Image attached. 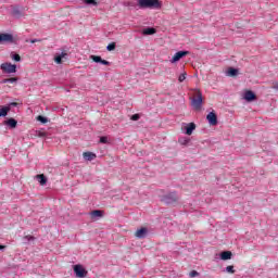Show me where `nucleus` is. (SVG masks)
Instances as JSON below:
<instances>
[{
	"mask_svg": "<svg viewBox=\"0 0 278 278\" xmlns=\"http://www.w3.org/2000/svg\"><path fill=\"white\" fill-rule=\"evenodd\" d=\"M91 58V60L93 61V62H96V63H101V56H99V55H91L90 56Z\"/></svg>",
	"mask_w": 278,
	"mask_h": 278,
	"instance_id": "nucleus-25",
	"label": "nucleus"
},
{
	"mask_svg": "<svg viewBox=\"0 0 278 278\" xmlns=\"http://www.w3.org/2000/svg\"><path fill=\"white\" fill-rule=\"evenodd\" d=\"M130 119L132 121H140V114H134Z\"/></svg>",
	"mask_w": 278,
	"mask_h": 278,
	"instance_id": "nucleus-32",
	"label": "nucleus"
},
{
	"mask_svg": "<svg viewBox=\"0 0 278 278\" xmlns=\"http://www.w3.org/2000/svg\"><path fill=\"white\" fill-rule=\"evenodd\" d=\"M3 249H5V245H0V250H3Z\"/></svg>",
	"mask_w": 278,
	"mask_h": 278,
	"instance_id": "nucleus-38",
	"label": "nucleus"
},
{
	"mask_svg": "<svg viewBox=\"0 0 278 278\" xmlns=\"http://www.w3.org/2000/svg\"><path fill=\"white\" fill-rule=\"evenodd\" d=\"M4 124L11 127V129H15L16 125H18V122H16L14 118H9L4 122Z\"/></svg>",
	"mask_w": 278,
	"mask_h": 278,
	"instance_id": "nucleus-14",
	"label": "nucleus"
},
{
	"mask_svg": "<svg viewBox=\"0 0 278 278\" xmlns=\"http://www.w3.org/2000/svg\"><path fill=\"white\" fill-rule=\"evenodd\" d=\"M74 273L76 277H79V278H84L88 276V270H86V268H84V266L81 265H75Z\"/></svg>",
	"mask_w": 278,
	"mask_h": 278,
	"instance_id": "nucleus-4",
	"label": "nucleus"
},
{
	"mask_svg": "<svg viewBox=\"0 0 278 278\" xmlns=\"http://www.w3.org/2000/svg\"><path fill=\"white\" fill-rule=\"evenodd\" d=\"M36 177L39 180L40 186H45L47 184V177L45 174H39Z\"/></svg>",
	"mask_w": 278,
	"mask_h": 278,
	"instance_id": "nucleus-17",
	"label": "nucleus"
},
{
	"mask_svg": "<svg viewBox=\"0 0 278 278\" xmlns=\"http://www.w3.org/2000/svg\"><path fill=\"white\" fill-rule=\"evenodd\" d=\"M108 51H114V49H116V42H111L108 47H106Z\"/></svg>",
	"mask_w": 278,
	"mask_h": 278,
	"instance_id": "nucleus-24",
	"label": "nucleus"
},
{
	"mask_svg": "<svg viewBox=\"0 0 278 278\" xmlns=\"http://www.w3.org/2000/svg\"><path fill=\"white\" fill-rule=\"evenodd\" d=\"M37 121H39V123H49V119L42 115L37 116Z\"/></svg>",
	"mask_w": 278,
	"mask_h": 278,
	"instance_id": "nucleus-23",
	"label": "nucleus"
},
{
	"mask_svg": "<svg viewBox=\"0 0 278 278\" xmlns=\"http://www.w3.org/2000/svg\"><path fill=\"white\" fill-rule=\"evenodd\" d=\"M189 277H199V271L197 270L190 271Z\"/></svg>",
	"mask_w": 278,
	"mask_h": 278,
	"instance_id": "nucleus-31",
	"label": "nucleus"
},
{
	"mask_svg": "<svg viewBox=\"0 0 278 278\" xmlns=\"http://www.w3.org/2000/svg\"><path fill=\"white\" fill-rule=\"evenodd\" d=\"M244 99L248 102L255 101L257 99V96L251 90L245 91Z\"/></svg>",
	"mask_w": 278,
	"mask_h": 278,
	"instance_id": "nucleus-10",
	"label": "nucleus"
},
{
	"mask_svg": "<svg viewBox=\"0 0 278 278\" xmlns=\"http://www.w3.org/2000/svg\"><path fill=\"white\" fill-rule=\"evenodd\" d=\"M138 5L141 9H154V10H160L162 8V3L160 0H138Z\"/></svg>",
	"mask_w": 278,
	"mask_h": 278,
	"instance_id": "nucleus-2",
	"label": "nucleus"
},
{
	"mask_svg": "<svg viewBox=\"0 0 278 278\" xmlns=\"http://www.w3.org/2000/svg\"><path fill=\"white\" fill-rule=\"evenodd\" d=\"M30 42H31V45H34L36 42H39V40L38 39H33V40H30Z\"/></svg>",
	"mask_w": 278,
	"mask_h": 278,
	"instance_id": "nucleus-37",
	"label": "nucleus"
},
{
	"mask_svg": "<svg viewBox=\"0 0 278 278\" xmlns=\"http://www.w3.org/2000/svg\"><path fill=\"white\" fill-rule=\"evenodd\" d=\"M226 271L230 273V275H233V273H236V270L233 269V265H229L226 267Z\"/></svg>",
	"mask_w": 278,
	"mask_h": 278,
	"instance_id": "nucleus-27",
	"label": "nucleus"
},
{
	"mask_svg": "<svg viewBox=\"0 0 278 278\" xmlns=\"http://www.w3.org/2000/svg\"><path fill=\"white\" fill-rule=\"evenodd\" d=\"M186 73H182V74H180L179 75V77H178V81L181 84L182 81H186Z\"/></svg>",
	"mask_w": 278,
	"mask_h": 278,
	"instance_id": "nucleus-29",
	"label": "nucleus"
},
{
	"mask_svg": "<svg viewBox=\"0 0 278 278\" xmlns=\"http://www.w3.org/2000/svg\"><path fill=\"white\" fill-rule=\"evenodd\" d=\"M155 31H156L155 28H151V27L143 29L144 36H153V34H155Z\"/></svg>",
	"mask_w": 278,
	"mask_h": 278,
	"instance_id": "nucleus-18",
	"label": "nucleus"
},
{
	"mask_svg": "<svg viewBox=\"0 0 278 278\" xmlns=\"http://www.w3.org/2000/svg\"><path fill=\"white\" fill-rule=\"evenodd\" d=\"M197 129V125L194 123H189L186 127L187 136H192V131Z\"/></svg>",
	"mask_w": 278,
	"mask_h": 278,
	"instance_id": "nucleus-11",
	"label": "nucleus"
},
{
	"mask_svg": "<svg viewBox=\"0 0 278 278\" xmlns=\"http://www.w3.org/2000/svg\"><path fill=\"white\" fill-rule=\"evenodd\" d=\"M163 201L165 203H177V201H179V197H177V193L172 192L164 195Z\"/></svg>",
	"mask_w": 278,
	"mask_h": 278,
	"instance_id": "nucleus-6",
	"label": "nucleus"
},
{
	"mask_svg": "<svg viewBox=\"0 0 278 278\" xmlns=\"http://www.w3.org/2000/svg\"><path fill=\"white\" fill-rule=\"evenodd\" d=\"M12 60H14L15 62H21V55L20 54H14L12 56Z\"/></svg>",
	"mask_w": 278,
	"mask_h": 278,
	"instance_id": "nucleus-30",
	"label": "nucleus"
},
{
	"mask_svg": "<svg viewBox=\"0 0 278 278\" xmlns=\"http://www.w3.org/2000/svg\"><path fill=\"white\" fill-rule=\"evenodd\" d=\"M0 68L3 73H16V65L12 63H2Z\"/></svg>",
	"mask_w": 278,
	"mask_h": 278,
	"instance_id": "nucleus-5",
	"label": "nucleus"
},
{
	"mask_svg": "<svg viewBox=\"0 0 278 278\" xmlns=\"http://www.w3.org/2000/svg\"><path fill=\"white\" fill-rule=\"evenodd\" d=\"M64 55H65V54L55 56V58H54V62H55L56 64H62V58H63Z\"/></svg>",
	"mask_w": 278,
	"mask_h": 278,
	"instance_id": "nucleus-26",
	"label": "nucleus"
},
{
	"mask_svg": "<svg viewBox=\"0 0 278 278\" xmlns=\"http://www.w3.org/2000/svg\"><path fill=\"white\" fill-rule=\"evenodd\" d=\"M91 218H103V211L94 210L90 213Z\"/></svg>",
	"mask_w": 278,
	"mask_h": 278,
	"instance_id": "nucleus-15",
	"label": "nucleus"
},
{
	"mask_svg": "<svg viewBox=\"0 0 278 278\" xmlns=\"http://www.w3.org/2000/svg\"><path fill=\"white\" fill-rule=\"evenodd\" d=\"M8 112H10V106H2L0 109V117L1 116H8Z\"/></svg>",
	"mask_w": 278,
	"mask_h": 278,
	"instance_id": "nucleus-20",
	"label": "nucleus"
},
{
	"mask_svg": "<svg viewBox=\"0 0 278 278\" xmlns=\"http://www.w3.org/2000/svg\"><path fill=\"white\" fill-rule=\"evenodd\" d=\"M18 81V78L12 77V78H5L2 80V84H16Z\"/></svg>",
	"mask_w": 278,
	"mask_h": 278,
	"instance_id": "nucleus-19",
	"label": "nucleus"
},
{
	"mask_svg": "<svg viewBox=\"0 0 278 278\" xmlns=\"http://www.w3.org/2000/svg\"><path fill=\"white\" fill-rule=\"evenodd\" d=\"M24 240H27L28 242H31V241H35L36 238L31 235H27V236L24 237Z\"/></svg>",
	"mask_w": 278,
	"mask_h": 278,
	"instance_id": "nucleus-28",
	"label": "nucleus"
},
{
	"mask_svg": "<svg viewBox=\"0 0 278 278\" xmlns=\"http://www.w3.org/2000/svg\"><path fill=\"white\" fill-rule=\"evenodd\" d=\"M83 156L85 160H87V162H92V160L97 159V154H94L92 152H84Z\"/></svg>",
	"mask_w": 278,
	"mask_h": 278,
	"instance_id": "nucleus-12",
	"label": "nucleus"
},
{
	"mask_svg": "<svg viewBox=\"0 0 278 278\" xmlns=\"http://www.w3.org/2000/svg\"><path fill=\"white\" fill-rule=\"evenodd\" d=\"M206 121H208V124L212 125L213 127L218 125V116H216V113L211 112L206 116Z\"/></svg>",
	"mask_w": 278,
	"mask_h": 278,
	"instance_id": "nucleus-8",
	"label": "nucleus"
},
{
	"mask_svg": "<svg viewBox=\"0 0 278 278\" xmlns=\"http://www.w3.org/2000/svg\"><path fill=\"white\" fill-rule=\"evenodd\" d=\"M273 88L274 90H278V83L274 84Z\"/></svg>",
	"mask_w": 278,
	"mask_h": 278,
	"instance_id": "nucleus-35",
	"label": "nucleus"
},
{
	"mask_svg": "<svg viewBox=\"0 0 278 278\" xmlns=\"http://www.w3.org/2000/svg\"><path fill=\"white\" fill-rule=\"evenodd\" d=\"M191 105L193 110L197 112L201 111V108L203 105V93H201L200 89L193 90V97L191 98Z\"/></svg>",
	"mask_w": 278,
	"mask_h": 278,
	"instance_id": "nucleus-1",
	"label": "nucleus"
},
{
	"mask_svg": "<svg viewBox=\"0 0 278 278\" xmlns=\"http://www.w3.org/2000/svg\"><path fill=\"white\" fill-rule=\"evenodd\" d=\"M100 142H101L102 144H108V137H101V138H100Z\"/></svg>",
	"mask_w": 278,
	"mask_h": 278,
	"instance_id": "nucleus-33",
	"label": "nucleus"
},
{
	"mask_svg": "<svg viewBox=\"0 0 278 278\" xmlns=\"http://www.w3.org/2000/svg\"><path fill=\"white\" fill-rule=\"evenodd\" d=\"M147 232H148L147 228H140V229H138V230L135 232V236H136V238L142 239V238H146V237H147Z\"/></svg>",
	"mask_w": 278,
	"mask_h": 278,
	"instance_id": "nucleus-13",
	"label": "nucleus"
},
{
	"mask_svg": "<svg viewBox=\"0 0 278 278\" xmlns=\"http://www.w3.org/2000/svg\"><path fill=\"white\" fill-rule=\"evenodd\" d=\"M186 55H190L189 51H178L174 54V56L172 58V63L175 64V62H179V60H181V58H186Z\"/></svg>",
	"mask_w": 278,
	"mask_h": 278,
	"instance_id": "nucleus-7",
	"label": "nucleus"
},
{
	"mask_svg": "<svg viewBox=\"0 0 278 278\" xmlns=\"http://www.w3.org/2000/svg\"><path fill=\"white\" fill-rule=\"evenodd\" d=\"M10 105H12L13 108H16V105H18V103H16V102H11Z\"/></svg>",
	"mask_w": 278,
	"mask_h": 278,
	"instance_id": "nucleus-36",
	"label": "nucleus"
},
{
	"mask_svg": "<svg viewBox=\"0 0 278 278\" xmlns=\"http://www.w3.org/2000/svg\"><path fill=\"white\" fill-rule=\"evenodd\" d=\"M1 42H14V37L10 34H0V45Z\"/></svg>",
	"mask_w": 278,
	"mask_h": 278,
	"instance_id": "nucleus-9",
	"label": "nucleus"
},
{
	"mask_svg": "<svg viewBox=\"0 0 278 278\" xmlns=\"http://www.w3.org/2000/svg\"><path fill=\"white\" fill-rule=\"evenodd\" d=\"M100 64H103L104 66H110V61L101 59Z\"/></svg>",
	"mask_w": 278,
	"mask_h": 278,
	"instance_id": "nucleus-34",
	"label": "nucleus"
},
{
	"mask_svg": "<svg viewBox=\"0 0 278 278\" xmlns=\"http://www.w3.org/2000/svg\"><path fill=\"white\" fill-rule=\"evenodd\" d=\"M228 75L230 77H236V75H238V70L237 68H233V67H229L228 68Z\"/></svg>",
	"mask_w": 278,
	"mask_h": 278,
	"instance_id": "nucleus-21",
	"label": "nucleus"
},
{
	"mask_svg": "<svg viewBox=\"0 0 278 278\" xmlns=\"http://www.w3.org/2000/svg\"><path fill=\"white\" fill-rule=\"evenodd\" d=\"M29 10L27 7H13L12 8V16L15 18H23L25 16V13Z\"/></svg>",
	"mask_w": 278,
	"mask_h": 278,
	"instance_id": "nucleus-3",
	"label": "nucleus"
},
{
	"mask_svg": "<svg viewBox=\"0 0 278 278\" xmlns=\"http://www.w3.org/2000/svg\"><path fill=\"white\" fill-rule=\"evenodd\" d=\"M84 3H86V5H99L97 0H84Z\"/></svg>",
	"mask_w": 278,
	"mask_h": 278,
	"instance_id": "nucleus-22",
	"label": "nucleus"
},
{
	"mask_svg": "<svg viewBox=\"0 0 278 278\" xmlns=\"http://www.w3.org/2000/svg\"><path fill=\"white\" fill-rule=\"evenodd\" d=\"M231 251H224L220 253V260L227 261V260H231Z\"/></svg>",
	"mask_w": 278,
	"mask_h": 278,
	"instance_id": "nucleus-16",
	"label": "nucleus"
}]
</instances>
